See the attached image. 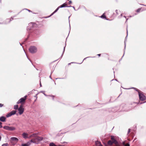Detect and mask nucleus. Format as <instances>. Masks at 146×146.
Segmentation results:
<instances>
[{"label": "nucleus", "mask_w": 146, "mask_h": 146, "mask_svg": "<svg viewBox=\"0 0 146 146\" xmlns=\"http://www.w3.org/2000/svg\"><path fill=\"white\" fill-rule=\"evenodd\" d=\"M130 132V129H129L128 130V131L127 133L128 134Z\"/></svg>", "instance_id": "obj_34"}, {"label": "nucleus", "mask_w": 146, "mask_h": 146, "mask_svg": "<svg viewBox=\"0 0 146 146\" xmlns=\"http://www.w3.org/2000/svg\"><path fill=\"white\" fill-rule=\"evenodd\" d=\"M124 17H125V18H126V17H125V16H124Z\"/></svg>", "instance_id": "obj_55"}, {"label": "nucleus", "mask_w": 146, "mask_h": 146, "mask_svg": "<svg viewBox=\"0 0 146 146\" xmlns=\"http://www.w3.org/2000/svg\"><path fill=\"white\" fill-rule=\"evenodd\" d=\"M72 7L74 8V9L75 10V11H76V9H75V7H74V6H72Z\"/></svg>", "instance_id": "obj_45"}, {"label": "nucleus", "mask_w": 146, "mask_h": 146, "mask_svg": "<svg viewBox=\"0 0 146 146\" xmlns=\"http://www.w3.org/2000/svg\"><path fill=\"white\" fill-rule=\"evenodd\" d=\"M34 24L33 23H31L29 24L28 26H27V31H30L32 29L33 27Z\"/></svg>", "instance_id": "obj_4"}, {"label": "nucleus", "mask_w": 146, "mask_h": 146, "mask_svg": "<svg viewBox=\"0 0 146 146\" xmlns=\"http://www.w3.org/2000/svg\"><path fill=\"white\" fill-rule=\"evenodd\" d=\"M3 104H1L0 103V108L2 107L3 106Z\"/></svg>", "instance_id": "obj_35"}, {"label": "nucleus", "mask_w": 146, "mask_h": 146, "mask_svg": "<svg viewBox=\"0 0 146 146\" xmlns=\"http://www.w3.org/2000/svg\"><path fill=\"white\" fill-rule=\"evenodd\" d=\"M29 60H30V61H31V60H30V59H29Z\"/></svg>", "instance_id": "obj_59"}, {"label": "nucleus", "mask_w": 146, "mask_h": 146, "mask_svg": "<svg viewBox=\"0 0 146 146\" xmlns=\"http://www.w3.org/2000/svg\"><path fill=\"white\" fill-rule=\"evenodd\" d=\"M113 143H112V141L111 140H109L108 141V145H112Z\"/></svg>", "instance_id": "obj_19"}, {"label": "nucleus", "mask_w": 146, "mask_h": 146, "mask_svg": "<svg viewBox=\"0 0 146 146\" xmlns=\"http://www.w3.org/2000/svg\"><path fill=\"white\" fill-rule=\"evenodd\" d=\"M29 51L31 53H34L37 52V48L35 46H31L29 48Z\"/></svg>", "instance_id": "obj_1"}, {"label": "nucleus", "mask_w": 146, "mask_h": 146, "mask_svg": "<svg viewBox=\"0 0 146 146\" xmlns=\"http://www.w3.org/2000/svg\"><path fill=\"white\" fill-rule=\"evenodd\" d=\"M14 108L15 110H17L18 109V105H16L14 106Z\"/></svg>", "instance_id": "obj_20"}, {"label": "nucleus", "mask_w": 146, "mask_h": 146, "mask_svg": "<svg viewBox=\"0 0 146 146\" xmlns=\"http://www.w3.org/2000/svg\"><path fill=\"white\" fill-rule=\"evenodd\" d=\"M127 36H126L125 38V40H124V44H125V47H124V50H124V54H123V56H122V57L121 58H123V57L124 54V53H125V47H126V42L127 41V35H128V31H127ZM122 58H121V59Z\"/></svg>", "instance_id": "obj_7"}, {"label": "nucleus", "mask_w": 146, "mask_h": 146, "mask_svg": "<svg viewBox=\"0 0 146 146\" xmlns=\"http://www.w3.org/2000/svg\"><path fill=\"white\" fill-rule=\"evenodd\" d=\"M6 118L4 116H1L0 117V121L2 122H5V121Z\"/></svg>", "instance_id": "obj_10"}, {"label": "nucleus", "mask_w": 146, "mask_h": 146, "mask_svg": "<svg viewBox=\"0 0 146 146\" xmlns=\"http://www.w3.org/2000/svg\"><path fill=\"white\" fill-rule=\"evenodd\" d=\"M15 17V16H13V17H11L10 19H7L5 21V22L4 23V24H7L8 23H9L10 22L12 21L13 19V18Z\"/></svg>", "instance_id": "obj_6"}, {"label": "nucleus", "mask_w": 146, "mask_h": 146, "mask_svg": "<svg viewBox=\"0 0 146 146\" xmlns=\"http://www.w3.org/2000/svg\"><path fill=\"white\" fill-rule=\"evenodd\" d=\"M140 10H141V9H140V8L138 9H137V12H139L140 11Z\"/></svg>", "instance_id": "obj_31"}, {"label": "nucleus", "mask_w": 146, "mask_h": 146, "mask_svg": "<svg viewBox=\"0 0 146 146\" xmlns=\"http://www.w3.org/2000/svg\"><path fill=\"white\" fill-rule=\"evenodd\" d=\"M25 9L27 10L28 11H29V12H31V11L29 10L28 9Z\"/></svg>", "instance_id": "obj_38"}, {"label": "nucleus", "mask_w": 146, "mask_h": 146, "mask_svg": "<svg viewBox=\"0 0 146 146\" xmlns=\"http://www.w3.org/2000/svg\"><path fill=\"white\" fill-rule=\"evenodd\" d=\"M31 144V142H28L27 143L25 144H22L21 146H29Z\"/></svg>", "instance_id": "obj_11"}, {"label": "nucleus", "mask_w": 146, "mask_h": 146, "mask_svg": "<svg viewBox=\"0 0 146 146\" xmlns=\"http://www.w3.org/2000/svg\"><path fill=\"white\" fill-rule=\"evenodd\" d=\"M18 110L19 111V113L20 115H21L23 113L24 111V108L22 105H21L20 106L18 109Z\"/></svg>", "instance_id": "obj_5"}, {"label": "nucleus", "mask_w": 146, "mask_h": 146, "mask_svg": "<svg viewBox=\"0 0 146 146\" xmlns=\"http://www.w3.org/2000/svg\"><path fill=\"white\" fill-rule=\"evenodd\" d=\"M72 6H71V5H70V6H66V7H72Z\"/></svg>", "instance_id": "obj_41"}, {"label": "nucleus", "mask_w": 146, "mask_h": 146, "mask_svg": "<svg viewBox=\"0 0 146 146\" xmlns=\"http://www.w3.org/2000/svg\"><path fill=\"white\" fill-rule=\"evenodd\" d=\"M128 19H126V21Z\"/></svg>", "instance_id": "obj_56"}, {"label": "nucleus", "mask_w": 146, "mask_h": 146, "mask_svg": "<svg viewBox=\"0 0 146 146\" xmlns=\"http://www.w3.org/2000/svg\"><path fill=\"white\" fill-rule=\"evenodd\" d=\"M69 27H70V29H71V27H70V24H69Z\"/></svg>", "instance_id": "obj_47"}, {"label": "nucleus", "mask_w": 146, "mask_h": 146, "mask_svg": "<svg viewBox=\"0 0 146 146\" xmlns=\"http://www.w3.org/2000/svg\"><path fill=\"white\" fill-rule=\"evenodd\" d=\"M96 146H102L100 143L98 141H96L95 142Z\"/></svg>", "instance_id": "obj_12"}, {"label": "nucleus", "mask_w": 146, "mask_h": 146, "mask_svg": "<svg viewBox=\"0 0 146 146\" xmlns=\"http://www.w3.org/2000/svg\"><path fill=\"white\" fill-rule=\"evenodd\" d=\"M71 63H70L68 64V65H69L71 64Z\"/></svg>", "instance_id": "obj_54"}, {"label": "nucleus", "mask_w": 146, "mask_h": 146, "mask_svg": "<svg viewBox=\"0 0 146 146\" xmlns=\"http://www.w3.org/2000/svg\"><path fill=\"white\" fill-rule=\"evenodd\" d=\"M4 129L9 131H13L15 129V127H10L8 126H4L3 127Z\"/></svg>", "instance_id": "obj_3"}, {"label": "nucleus", "mask_w": 146, "mask_h": 146, "mask_svg": "<svg viewBox=\"0 0 146 146\" xmlns=\"http://www.w3.org/2000/svg\"><path fill=\"white\" fill-rule=\"evenodd\" d=\"M115 80L116 81H117V80H116V79H115Z\"/></svg>", "instance_id": "obj_63"}, {"label": "nucleus", "mask_w": 146, "mask_h": 146, "mask_svg": "<svg viewBox=\"0 0 146 146\" xmlns=\"http://www.w3.org/2000/svg\"><path fill=\"white\" fill-rule=\"evenodd\" d=\"M33 137L32 136H31V135L30 136V138Z\"/></svg>", "instance_id": "obj_51"}, {"label": "nucleus", "mask_w": 146, "mask_h": 146, "mask_svg": "<svg viewBox=\"0 0 146 146\" xmlns=\"http://www.w3.org/2000/svg\"><path fill=\"white\" fill-rule=\"evenodd\" d=\"M145 103V102H143V103ZM143 103H140V104H142Z\"/></svg>", "instance_id": "obj_48"}, {"label": "nucleus", "mask_w": 146, "mask_h": 146, "mask_svg": "<svg viewBox=\"0 0 146 146\" xmlns=\"http://www.w3.org/2000/svg\"><path fill=\"white\" fill-rule=\"evenodd\" d=\"M50 77V79H52V78H51V76H50V77Z\"/></svg>", "instance_id": "obj_49"}, {"label": "nucleus", "mask_w": 146, "mask_h": 146, "mask_svg": "<svg viewBox=\"0 0 146 146\" xmlns=\"http://www.w3.org/2000/svg\"><path fill=\"white\" fill-rule=\"evenodd\" d=\"M38 94H36V95L35 96V97L36 98V99L37 98V95Z\"/></svg>", "instance_id": "obj_39"}, {"label": "nucleus", "mask_w": 146, "mask_h": 146, "mask_svg": "<svg viewBox=\"0 0 146 146\" xmlns=\"http://www.w3.org/2000/svg\"><path fill=\"white\" fill-rule=\"evenodd\" d=\"M52 96V99H53V100H54V96Z\"/></svg>", "instance_id": "obj_43"}, {"label": "nucleus", "mask_w": 146, "mask_h": 146, "mask_svg": "<svg viewBox=\"0 0 146 146\" xmlns=\"http://www.w3.org/2000/svg\"><path fill=\"white\" fill-rule=\"evenodd\" d=\"M121 17L122 16V14H121Z\"/></svg>", "instance_id": "obj_52"}, {"label": "nucleus", "mask_w": 146, "mask_h": 146, "mask_svg": "<svg viewBox=\"0 0 146 146\" xmlns=\"http://www.w3.org/2000/svg\"><path fill=\"white\" fill-rule=\"evenodd\" d=\"M54 13V11L52 13L51 15L49 17H50V16H51L52 15H53L54 13Z\"/></svg>", "instance_id": "obj_36"}, {"label": "nucleus", "mask_w": 146, "mask_h": 146, "mask_svg": "<svg viewBox=\"0 0 146 146\" xmlns=\"http://www.w3.org/2000/svg\"><path fill=\"white\" fill-rule=\"evenodd\" d=\"M115 12L117 15L119 14V13H118V10H115Z\"/></svg>", "instance_id": "obj_37"}, {"label": "nucleus", "mask_w": 146, "mask_h": 146, "mask_svg": "<svg viewBox=\"0 0 146 146\" xmlns=\"http://www.w3.org/2000/svg\"><path fill=\"white\" fill-rule=\"evenodd\" d=\"M2 123L0 122V128H2L3 127V126L2 125Z\"/></svg>", "instance_id": "obj_29"}, {"label": "nucleus", "mask_w": 146, "mask_h": 146, "mask_svg": "<svg viewBox=\"0 0 146 146\" xmlns=\"http://www.w3.org/2000/svg\"><path fill=\"white\" fill-rule=\"evenodd\" d=\"M71 63H75V62H72Z\"/></svg>", "instance_id": "obj_53"}, {"label": "nucleus", "mask_w": 146, "mask_h": 146, "mask_svg": "<svg viewBox=\"0 0 146 146\" xmlns=\"http://www.w3.org/2000/svg\"><path fill=\"white\" fill-rule=\"evenodd\" d=\"M60 8H59V6L58 7V8L54 11V13H56L58 10Z\"/></svg>", "instance_id": "obj_26"}, {"label": "nucleus", "mask_w": 146, "mask_h": 146, "mask_svg": "<svg viewBox=\"0 0 146 146\" xmlns=\"http://www.w3.org/2000/svg\"><path fill=\"white\" fill-rule=\"evenodd\" d=\"M11 139L12 141H18V139L15 137H12L11 138Z\"/></svg>", "instance_id": "obj_13"}, {"label": "nucleus", "mask_w": 146, "mask_h": 146, "mask_svg": "<svg viewBox=\"0 0 146 146\" xmlns=\"http://www.w3.org/2000/svg\"><path fill=\"white\" fill-rule=\"evenodd\" d=\"M65 46H64V49H63V52H62V53L61 55V57L62 58L63 55V54L64 53V51H65Z\"/></svg>", "instance_id": "obj_22"}, {"label": "nucleus", "mask_w": 146, "mask_h": 146, "mask_svg": "<svg viewBox=\"0 0 146 146\" xmlns=\"http://www.w3.org/2000/svg\"><path fill=\"white\" fill-rule=\"evenodd\" d=\"M41 92L43 94L46 96H47L45 94V93H44V92L43 91H41L40 92Z\"/></svg>", "instance_id": "obj_32"}, {"label": "nucleus", "mask_w": 146, "mask_h": 146, "mask_svg": "<svg viewBox=\"0 0 146 146\" xmlns=\"http://www.w3.org/2000/svg\"><path fill=\"white\" fill-rule=\"evenodd\" d=\"M72 3V1H69V3L70 4Z\"/></svg>", "instance_id": "obj_42"}, {"label": "nucleus", "mask_w": 146, "mask_h": 146, "mask_svg": "<svg viewBox=\"0 0 146 146\" xmlns=\"http://www.w3.org/2000/svg\"><path fill=\"white\" fill-rule=\"evenodd\" d=\"M133 88L135 90H136V91H137V92H138V93H139V92H140V91L139 90H138L136 88Z\"/></svg>", "instance_id": "obj_25"}, {"label": "nucleus", "mask_w": 146, "mask_h": 146, "mask_svg": "<svg viewBox=\"0 0 146 146\" xmlns=\"http://www.w3.org/2000/svg\"><path fill=\"white\" fill-rule=\"evenodd\" d=\"M16 110H13L10 112L11 115H13L16 114Z\"/></svg>", "instance_id": "obj_16"}, {"label": "nucleus", "mask_w": 146, "mask_h": 146, "mask_svg": "<svg viewBox=\"0 0 146 146\" xmlns=\"http://www.w3.org/2000/svg\"><path fill=\"white\" fill-rule=\"evenodd\" d=\"M97 55H98L99 56H101V54H97Z\"/></svg>", "instance_id": "obj_44"}, {"label": "nucleus", "mask_w": 146, "mask_h": 146, "mask_svg": "<svg viewBox=\"0 0 146 146\" xmlns=\"http://www.w3.org/2000/svg\"><path fill=\"white\" fill-rule=\"evenodd\" d=\"M1 24V23H0V24Z\"/></svg>", "instance_id": "obj_64"}, {"label": "nucleus", "mask_w": 146, "mask_h": 146, "mask_svg": "<svg viewBox=\"0 0 146 146\" xmlns=\"http://www.w3.org/2000/svg\"><path fill=\"white\" fill-rule=\"evenodd\" d=\"M29 60H30V61H31V60H30V59H29Z\"/></svg>", "instance_id": "obj_60"}, {"label": "nucleus", "mask_w": 146, "mask_h": 146, "mask_svg": "<svg viewBox=\"0 0 146 146\" xmlns=\"http://www.w3.org/2000/svg\"><path fill=\"white\" fill-rule=\"evenodd\" d=\"M110 137L111 140L114 139V137L113 136L111 135V136Z\"/></svg>", "instance_id": "obj_28"}, {"label": "nucleus", "mask_w": 146, "mask_h": 146, "mask_svg": "<svg viewBox=\"0 0 146 146\" xmlns=\"http://www.w3.org/2000/svg\"><path fill=\"white\" fill-rule=\"evenodd\" d=\"M36 139L38 141H42L43 139V138L42 137H38L36 138Z\"/></svg>", "instance_id": "obj_17"}, {"label": "nucleus", "mask_w": 146, "mask_h": 146, "mask_svg": "<svg viewBox=\"0 0 146 146\" xmlns=\"http://www.w3.org/2000/svg\"><path fill=\"white\" fill-rule=\"evenodd\" d=\"M11 114L10 113H8L6 115V116L7 117H10L11 116Z\"/></svg>", "instance_id": "obj_21"}, {"label": "nucleus", "mask_w": 146, "mask_h": 146, "mask_svg": "<svg viewBox=\"0 0 146 146\" xmlns=\"http://www.w3.org/2000/svg\"><path fill=\"white\" fill-rule=\"evenodd\" d=\"M20 44L21 45V44L20 43Z\"/></svg>", "instance_id": "obj_57"}, {"label": "nucleus", "mask_w": 146, "mask_h": 146, "mask_svg": "<svg viewBox=\"0 0 146 146\" xmlns=\"http://www.w3.org/2000/svg\"><path fill=\"white\" fill-rule=\"evenodd\" d=\"M20 103H21V102L20 101V100H19L17 102V104H19Z\"/></svg>", "instance_id": "obj_33"}, {"label": "nucleus", "mask_w": 146, "mask_h": 146, "mask_svg": "<svg viewBox=\"0 0 146 146\" xmlns=\"http://www.w3.org/2000/svg\"><path fill=\"white\" fill-rule=\"evenodd\" d=\"M66 5V4L65 3H63L62 5H60L59 6V8H61L64 7H66V6L65 5Z\"/></svg>", "instance_id": "obj_15"}, {"label": "nucleus", "mask_w": 146, "mask_h": 146, "mask_svg": "<svg viewBox=\"0 0 146 146\" xmlns=\"http://www.w3.org/2000/svg\"><path fill=\"white\" fill-rule=\"evenodd\" d=\"M27 97V96H26L23 98H22L19 100L21 103L25 102V101Z\"/></svg>", "instance_id": "obj_8"}, {"label": "nucleus", "mask_w": 146, "mask_h": 146, "mask_svg": "<svg viewBox=\"0 0 146 146\" xmlns=\"http://www.w3.org/2000/svg\"><path fill=\"white\" fill-rule=\"evenodd\" d=\"M100 17L102 19H104L107 20H108L106 19V16L104 15V13L103 14V15Z\"/></svg>", "instance_id": "obj_18"}, {"label": "nucleus", "mask_w": 146, "mask_h": 146, "mask_svg": "<svg viewBox=\"0 0 146 146\" xmlns=\"http://www.w3.org/2000/svg\"><path fill=\"white\" fill-rule=\"evenodd\" d=\"M29 60H30V61H31V60H30V59H29Z\"/></svg>", "instance_id": "obj_61"}, {"label": "nucleus", "mask_w": 146, "mask_h": 146, "mask_svg": "<svg viewBox=\"0 0 146 146\" xmlns=\"http://www.w3.org/2000/svg\"><path fill=\"white\" fill-rule=\"evenodd\" d=\"M40 86L41 87V83H40Z\"/></svg>", "instance_id": "obj_50"}, {"label": "nucleus", "mask_w": 146, "mask_h": 146, "mask_svg": "<svg viewBox=\"0 0 146 146\" xmlns=\"http://www.w3.org/2000/svg\"><path fill=\"white\" fill-rule=\"evenodd\" d=\"M52 72H51V74L52 73Z\"/></svg>", "instance_id": "obj_58"}, {"label": "nucleus", "mask_w": 146, "mask_h": 146, "mask_svg": "<svg viewBox=\"0 0 146 146\" xmlns=\"http://www.w3.org/2000/svg\"><path fill=\"white\" fill-rule=\"evenodd\" d=\"M8 144L7 143L3 144L2 146H8Z\"/></svg>", "instance_id": "obj_27"}, {"label": "nucleus", "mask_w": 146, "mask_h": 146, "mask_svg": "<svg viewBox=\"0 0 146 146\" xmlns=\"http://www.w3.org/2000/svg\"><path fill=\"white\" fill-rule=\"evenodd\" d=\"M89 57H86L83 60V61H82V62L80 63H78V64H82L84 60H86V58H89Z\"/></svg>", "instance_id": "obj_23"}, {"label": "nucleus", "mask_w": 146, "mask_h": 146, "mask_svg": "<svg viewBox=\"0 0 146 146\" xmlns=\"http://www.w3.org/2000/svg\"><path fill=\"white\" fill-rule=\"evenodd\" d=\"M70 17L69 16L68 17V18L69 19Z\"/></svg>", "instance_id": "obj_62"}, {"label": "nucleus", "mask_w": 146, "mask_h": 146, "mask_svg": "<svg viewBox=\"0 0 146 146\" xmlns=\"http://www.w3.org/2000/svg\"><path fill=\"white\" fill-rule=\"evenodd\" d=\"M111 141H112V143H114L115 145H116L118 144V142L115 139Z\"/></svg>", "instance_id": "obj_14"}, {"label": "nucleus", "mask_w": 146, "mask_h": 146, "mask_svg": "<svg viewBox=\"0 0 146 146\" xmlns=\"http://www.w3.org/2000/svg\"><path fill=\"white\" fill-rule=\"evenodd\" d=\"M138 94L139 100H140L143 101L146 99V97L142 93L140 92H139Z\"/></svg>", "instance_id": "obj_2"}, {"label": "nucleus", "mask_w": 146, "mask_h": 146, "mask_svg": "<svg viewBox=\"0 0 146 146\" xmlns=\"http://www.w3.org/2000/svg\"><path fill=\"white\" fill-rule=\"evenodd\" d=\"M123 145L124 146V145H125V142H123Z\"/></svg>", "instance_id": "obj_40"}, {"label": "nucleus", "mask_w": 146, "mask_h": 146, "mask_svg": "<svg viewBox=\"0 0 146 146\" xmlns=\"http://www.w3.org/2000/svg\"><path fill=\"white\" fill-rule=\"evenodd\" d=\"M37 135V134L36 133H34L33 134L31 135V136L33 137H36Z\"/></svg>", "instance_id": "obj_24"}, {"label": "nucleus", "mask_w": 146, "mask_h": 146, "mask_svg": "<svg viewBox=\"0 0 146 146\" xmlns=\"http://www.w3.org/2000/svg\"><path fill=\"white\" fill-rule=\"evenodd\" d=\"M124 146H130V145L129 143H127L124 145Z\"/></svg>", "instance_id": "obj_30"}, {"label": "nucleus", "mask_w": 146, "mask_h": 146, "mask_svg": "<svg viewBox=\"0 0 146 146\" xmlns=\"http://www.w3.org/2000/svg\"><path fill=\"white\" fill-rule=\"evenodd\" d=\"M31 142L34 143L32 139L31 140Z\"/></svg>", "instance_id": "obj_46"}, {"label": "nucleus", "mask_w": 146, "mask_h": 146, "mask_svg": "<svg viewBox=\"0 0 146 146\" xmlns=\"http://www.w3.org/2000/svg\"><path fill=\"white\" fill-rule=\"evenodd\" d=\"M28 135L27 133L25 132L23 133L22 134L23 137L25 139L28 138Z\"/></svg>", "instance_id": "obj_9"}]
</instances>
